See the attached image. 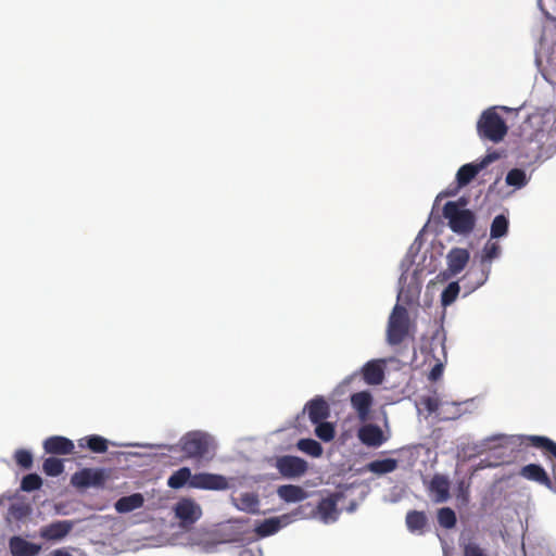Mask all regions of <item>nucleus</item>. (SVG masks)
I'll list each match as a JSON object with an SVG mask.
<instances>
[{"label": "nucleus", "mask_w": 556, "mask_h": 556, "mask_svg": "<svg viewBox=\"0 0 556 556\" xmlns=\"http://www.w3.org/2000/svg\"><path fill=\"white\" fill-rule=\"evenodd\" d=\"M9 548L12 556H36L41 551L39 544L30 543L18 535L9 540Z\"/></svg>", "instance_id": "15"}, {"label": "nucleus", "mask_w": 556, "mask_h": 556, "mask_svg": "<svg viewBox=\"0 0 556 556\" xmlns=\"http://www.w3.org/2000/svg\"><path fill=\"white\" fill-rule=\"evenodd\" d=\"M409 318L407 309L396 304L389 317L387 340L390 345L401 344L408 334Z\"/></svg>", "instance_id": "4"}, {"label": "nucleus", "mask_w": 556, "mask_h": 556, "mask_svg": "<svg viewBox=\"0 0 556 556\" xmlns=\"http://www.w3.org/2000/svg\"><path fill=\"white\" fill-rule=\"evenodd\" d=\"M427 523L428 519L424 511L410 510L406 515V526L412 532L418 531L422 533Z\"/></svg>", "instance_id": "27"}, {"label": "nucleus", "mask_w": 556, "mask_h": 556, "mask_svg": "<svg viewBox=\"0 0 556 556\" xmlns=\"http://www.w3.org/2000/svg\"><path fill=\"white\" fill-rule=\"evenodd\" d=\"M522 443L536 447L541 450L543 454L556 458V442H554L547 437L527 435L523 438Z\"/></svg>", "instance_id": "22"}, {"label": "nucleus", "mask_w": 556, "mask_h": 556, "mask_svg": "<svg viewBox=\"0 0 556 556\" xmlns=\"http://www.w3.org/2000/svg\"><path fill=\"white\" fill-rule=\"evenodd\" d=\"M366 468L372 473L386 475L397 468V460L394 458L377 459L368 463Z\"/></svg>", "instance_id": "26"}, {"label": "nucleus", "mask_w": 556, "mask_h": 556, "mask_svg": "<svg viewBox=\"0 0 556 556\" xmlns=\"http://www.w3.org/2000/svg\"><path fill=\"white\" fill-rule=\"evenodd\" d=\"M438 521L441 527L451 529L455 527L457 519L455 511L450 507L440 508L438 511Z\"/></svg>", "instance_id": "36"}, {"label": "nucleus", "mask_w": 556, "mask_h": 556, "mask_svg": "<svg viewBox=\"0 0 556 556\" xmlns=\"http://www.w3.org/2000/svg\"><path fill=\"white\" fill-rule=\"evenodd\" d=\"M298 448L313 457H319L323 454V446L313 439H301L298 442Z\"/></svg>", "instance_id": "31"}, {"label": "nucleus", "mask_w": 556, "mask_h": 556, "mask_svg": "<svg viewBox=\"0 0 556 556\" xmlns=\"http://www.w3.org/2000/svg\"><path fill=\"white\" fill-rule=\"evenodd\" d=\"M143 503L144 498L142 494L134 493L131 495L121 497L115 503V509L121 514H125L142 507Z\"/></svg>", "instance_id": "24"}, {"label": "nucleus", "mask_w": 556, "mask_h": 556, "mask_svg": "<svg viewBox=\"0 0 556 556\" xmlns=\"http://www.w3.org/2000/svg\"><path fill=\"white\" fill-rule=\"evenodd\" d=\"M519 476L546 488H552V481L547 472L542 466L538 464H529L523 466L519 471Z\"/></svg>", "instance_id": "16"}, {"label": "nucleus", "mask_w": 556, "mask_h": 556, "mask_svg": "<svg viewBox=\"0 0 556 556\" xmlns=\"http://www.w3.org/2000/svg\"><path fill=\"white\" fill-rule=\"evenodd\" d=\"M192 477L190 468L181 467L168 478L167 485L172 489H181L188 483L191 488Z\"/></svg>", "instance_id": "25"}, {"label": "nucleus", "mask_w": 556, "mask_h": 556, "mask_svg": "<svg viewBox=\"0 0 556 556\" xmlns=\"http://www.w3.org/2000/svg\"><path fill=\"white\" fill-rule=\"evenodd\" d=\"M422 404L425 405L426 409L430 414L437 413V412H439V409H441L439 415H442V419H455L458 417L457 410L453 414H450L447 412V409L445 408V406H450V404L447 402L442 403L438 397L428 396V397L424 399ZM451 406L455 407L457 409L458 404L452 403Z\"/></svg>", "instance_id": "21"}, {"label": "nucleus", "mask_w": 556, "mask_h": 556, "mask_svg": "<svg viewBox=\"0 0 556 556\" xmlns=\"http://www.w3.org/2000/svg\"><path fill=\"white\" fill-rule=\"evenodd\" d=\"M357 438L363 444L370 447H379L387 441L381 428L374 424L362 426L357 431Z\"/></svg>", "instance_id": "11"}, {"label": "nucleus", "mask_w": 556, "mask_h": 556, "mask_svg": "<svg viewBox=\"0 0 556 556\" xmlns=\"http://www.w3.org/2000/svg\"><path fill=\"white\" fill-rule=\"evenodd\" d=\"M43 472L50 477H58L64 471L63 460L55 457H48L42 464Z\"/></svg>", "instance_id": "32"}, {"label": "nucleus", "mask_w": 556, "mask_h": 556, "mask_svg": "<svg viewBox=\"0 0 556 556\" xmlns=\"http://www.w3.org/2000/svg\"><path fill=\"white\" fill-rule=\"evenodd\" d=\"M470 260V253L464 248H453L446 254V277H454L462 273Z\"/></svg>", "instance_id": "10"}, {"label": "nucleus", "mask_w": 556, "mask_h": 556, "mask_svg": "<svg viewBox=\"0 0 556 556\" xmlns=\"http://www.w3.org/2000/svg\"><path fill=\"white\" fill-rule=\"evenodd\" d=\"M459 285L456 281L450 282L447 287L442 291L441 303L443 306L451 305L459 293Z\"/></svg>", "instance_id": "37"}, {"label": "nucleus", "mask_w": 556, "mask_h": 556, "mask_svg": "<svg viewBox=\"0 0 556 556\" xmlns=\"http://www.w3.org/2000/svg\"><path fill=\"white\" fill-rule=\"evenodd\" d=\"M477 131L480 138L492 142H500L507 134V126L503 117L494 109H488L478 121Z\"/></svg>", "instance_id": "3"}, {"label": "nucleus", "mask_w": 556, "mask_h": 556, "mask_svg": "<svg viewBox=\"0 0 556 556\" xmlns=\"http://www.w3.org/2000/svg\"><path fill=\"white\" fill-rule=\"evenodd\" d=\"M108 475L102 468H84L75 472L71 478V483L79 489H87L90 486H103Z\"/></svg>", "instance_id": "5"}, {"label": "nucleus", "mask_w": 556, "mask_h": 556, "mask_svg": "<svg viewBox=\"0 0 556 556\" xmlns=\"http://www.w3.org/2000/svg\"><path fill=\"white\" fill-rule=\"evenodd\" d=\"M16 464L23 469H30L33 467V455L29 451L20 448L14 453Z\"/></svg>", "instance_id": "40"}, {"label": "nucleus", "mask_w": 556, "mask_h": 556, "mask_svg": "<svg viewBox=\"0 0 556 556\" xmlns=\"http://www.w3.org/2000/svg\"><path fill=\"white\" fill-rule=\"evenodd\" d=\"M429 491L435 503H444L450 498V481L445 476L434 475L429 484Z\"/></svg>", "instance_id": "18"}, {"label": "nucleus", "mask_w": 556, "mask_h": 556, "mask_svg": "<svg viewBox=\"0 0 556 556\" xmlns=\"http://www.w3.org/2000/svg\"><path fill=\"white\" fill-rule=\"evenodd\" d=\"M235 506L248 514H258L260 500L258 495L253 492L241 493L238 497L233 498Z\"/></svg>", "instance_id": "20"}, {"label": "nucleus", "mask_w": 556, "mask_h": 556, "mask_svg": "<svg viewBox=\"0 0 556 556\" xmlns=\"http://www.w3.org/2000/svg\"><path fill=\"white\" fill-rule=\"evenodd\" d=\"M465 199L448 201L443 206V216L447 219L448 227L457 235L467 236L475 229L476 215L472 211L465 208Z\"/></svg>", "instance_id": "1"}, {"label": "nucleus", "mask_w": 556, "mask_h": 556, "mask_svg": "<svg viewBox=\"0 0 556 556\" xmlns=\"http://www.w3.org/2000/svg\"><path fill=\"white\" fill-rule=\"evenodd\" d=\"M501 247L497 242L488 241L482 250L481 261L491 262L493 258L498 257Z\"/></svg>", "instance_id": "39"}, {"label": "nucleus", "mask_w": 556, "mask_h": 556, "mask_svg": "<svg viewBox=\"0 0 556 556\" xmlns=\"http://www.w3.org/2000/svg\"><path fill=\"white\" fill-rule=\"evenodd\" d=\"M42 485V480L37 473H28L26 475L21 482V489L25 492H31L40 489Z\"/></svg>", "instance_id": "38"}, {"label": "nucleus", "mask_w": 556, "mask_h": 556, "mask_svg": "<svg viewBox=\"0 0 556 556\" xmlns=\"http://www.w3.org/2000/svg\"><path fill=\"white\" fill-rule=\"evenodd\" d=\"M456 193L455 190L451 191V190H447L446 192L443 193V195H454Z\"/></svg>", "instance_id": "45"}, {"label": "nucleus", "mask_w": 556, "mask_h": 556, "mask_svg": "<svg viewBox=\"0 0 556 556\" xmlns=\"http://www.w3.org/2000/svg\"><path fill=\"white\" fill-rule=\"evenodd\" d=\"M240 556H257L253 549L245 548L240 553Z\"/></svg>", "instance_id": "44"}, {"label": "nucleus", "mask_w": 556, "mask_h": 556, "mask_svg": "<svg viewBox=\"0 0 556 556\" xmlns=\"http://www.w3.org/2000/svg\"><path fill=\"white\" fill-rule=\"evenodd\" d=\"M276 468L286 478H296L307 471V463L301 457L285 455L276 459Z\"/></svg>", "instance_id": "7"}, {"label": "nucleus", "mask_w": 556, "mask_h": 556, "mask_svg": "<svg viewBox=\"0 0 556 556\" xmlns=\"http://www.w3.org/2000/svg\"><path fill=\"white\" fill-rule=\"evenodd\" d=\"M443 375V365L441 363L435 364L429 372L430 381H438Z\"/></svg>", "instance_id": "42"}, {"label": "nucleus", "mask_w": 556, "mask_h": 556, "mask_svg": "<svg viewBox=\"0 0 556 556\" xmlns=\"http://www.w3.org/2000/svg\"><path fill=\"white\" fill-rule=\"evenodd\" d=\"M497 157L498 155L496 153H489L477 164L469 163L463 165L456 174L458 186L464 187L468 185L483 168L497 160Z\"/></svg>", "instance_id": "8"}, {"label": "nucleus", "mask_w": 556, "mask_h": 556, "mask_svg": "<svg viewBox=\"0 0 556 556\" xmlns=\"http://www.w3.org/2000/svg\"><path fill=\"white\" fill-rule=\"evenodd\" d=\"M508 225L509 222L505 215L500 214L495 216L490 229L491 239H498L506 236L508 231Z\"/></svg>", "instance_id": "29"}, {"label": "nucleus", "mask_w": 556, "mask_h": 556, "mask_svg": "<svg viewBox=\"0 0 556 556\" xmlns=\"http://www.w3.org/2000/svg\"><path fill=\"white\" fill-rule=\"evenodd\" d=\"M49 556H72V555L64 548H59V549L53 551Z\"/></svg>", "instance_id": "43"}, {"label": "nucleus", "mask_w": 556, "mask_h": 556, "mask_svg": "<svg viewBox=\"0 0 556 556\" xmlns=\"http://www.w3.org/2000/svg\"><path fill=\"white\" fill-rule=\"evenodd\" d=\"M506 184L516 188H522L527 185L528 179L526 172L520 168H513L506 175Z\"/></svg>", "instance_id": "35"}, {"label": "nucleus", "mask_w": 556, "mask_h": 556, "mask_svg": "<svg viewBox=\"0 0 556 556\" xmlns=\"http://www.w3.org/2000/svg\"><path fill=\"white\" fill-rule=\"evenodd\" d=\"M72 529L73 522L71 520H59L42 527L39 535L48 541H59L65 538Z\"/></svg>", "instance_id": "12"}, {"label": "nucleus", "mask_w": 556, "mask_h": 556, "mask_svg": "<svg viewBox=\"0 0 556 556\" xmlns=\"http://www.w3.org/2000/svg\"><path fill=\"white\" fill-rule=\"evenodd\" d=\"M459 546L463 556H491L479 543L471 539L462 540Z\"/></svg>", "instance_id": "30"}, {"label": "nucleus", "mask_w": 556, "mask_h": 556, "mask_svg": "<svg viewBox=\"0 0 556 556\" xmlns=\"http://www.w3.org/2000/svg\"><path fill=\"white\" fill-rule=\"evenodd\" d=\"M312 424L326 420L330 416V407L323 396H316L308 401L304 408Z\"/></svg>", "instance_id": "13"}, {"label": "nucleus", "mask_w": 556, "mask_h": 556, "mask_svg": "<svg viewBox=\"0 0 556 556\" xmlns=\"http://www.w3.org/2000/svg\"><path fill=\"white\" fill-rule=\"evenodd\" d=\"M175 516L180 520V525L189 527L195 523L202 516V509L194 500L185 497L177 502L174 507Z\"/></svg>", "instance_id": "6"}, {"label": "nucleus", "mask_w": 556, "mask_h": 556, "mask_svg": "<svg viewBox=\"0 0 556 556\" xmlns=\"http://www.w3.org/2000/svg\"><path fill=\"white\" fill-rule=\"evenodd\" d=\"M281 526V520L277 517H273L260 522L255 528V532L258 536L265 538L278 532Z\"/></svg>", "instance_id": "28"}, {"label": "nucleus", "mask_w": 556, "mask_h": 556, "mask_svg": "<svg viewBox=\"0 0 556 556\" xmlns=\"http://www.w3.org/2000/svg\"><path fill=\"white\" fill-rule=\"evenodd\" d=\"M317 508L321 517L328 519L337 511V503L332 498H324L320 501Z\"/></svg>", "instance_id": "41"}, {"label": "nucleus", "mask_w": 556, "mask_h": 556, "mask_svg": "<svg viewBox=\"0 0 556 556\" xmlns=\"http://www.w3.org/2000/svg\"><path fill=\"white\" fill-rule=\"evenodd\" d=\"M46 453L52 455H68L74 451V443L61 435L49 437L43 442Z\"/></svg>", "instance_id": "14"}, {"label": "nucleus", "mask_w": 556, "mask_h": 556, "mask_svg": "<svg viewBox=\"0 0 556 556\" xmlns=\"http://www.w3.org/2000/svg\"><path fill=\"white\" fill-rule=\"evenodd\" d=\"M351 404L357 412V416L362 421L369 417L370 407L372 405V396L368 391L356 392L351 395Z\"/></svg>", "instance_id": "17"}, {"label": "nucleus", "mask_w": 556, "mask_h": 556, "mask_svg": "<svg viewBox=\"0 0 556 556\" xmlns=\"http://www.w3.org/2000/svg\"><path fill=\"white\" fill-rule=\"evenodd\" d=\"M315 425V434L317 435V438H319L324 442H330L331 440H333L336 435V429L333 424L324 420Z\"/></svg>", "instance_id": "33"}, {"label": "nucleus", "mask_w": 556, "mask_h": 556, "mask_svg": "<svg viewBox=\"0 0 556 556\" xmlns=\"http://www.w3.org/2000/svg\"><path fill=\"white\" fill-rule=\"evenodd\" d=\"M363 378L368 384H380L384 379V370L382 366V361H369L367 362L363 369Z\"/></svg>", "instance_id": "19"}, {"label": "nucleus", "mask_w": 556, "mask_h": 556, "mask_svg": "<svg viewBox=\"0 0 556 556\" xmlns=\"http://www.w3.org/2000/svg\"><path fill=\"white\" fill-rule=\"evenodd\" d=\"M86 446L93 453L102 454L108 451V440L101 435L92 434L84 439Z\"/></svg>", "instance_id": "34"}, {"label": "nucleus", "mask_w": 556, "mask_h": 556, "mask_svg": "<svg viewBox=\"0 0 556 556\" xmlns=\"http://www.w3.org/2000/svg\"><path fill=\"white\" fill-rule=\"evenodd\" d=\"M278 496L287 503H296L307 497L305 490L299 485L285 484L277 490Z\"/></svg>", "instance_id": "23"}, {"label": "nucleus", "mask_w": 556, "mask_h": 556, "mask_svg": "<svg viewBox=\"0 0 556 556\" xmlns=\"http://www.w3.org/2000/svg\"><path fill=\"white\" fill-rule=\"evenodd\" d=\"M180 450L187 458L195 460L211 459V437L201 431L186 433L179 441Z\"/></svg>", "instance_id": "2"}, {"label": "nucleus", "mask_w": 556, "mask_h": 556, "mask_svg": "<svg viewBox=\"0 0 556 556\" xmlns=\"http://www.w3.org/2000/svg\"><path fill=\"white\" fill-rule=\"evenodd\" d=\"M191 488L220 491L228 488V482L227 479L222 475L200 472L193 475L191 480Z\"/></svg>", "instance_id": "9"}]
</instances>
